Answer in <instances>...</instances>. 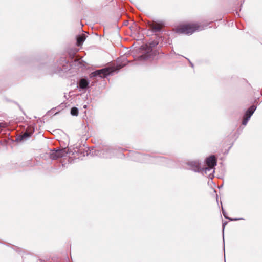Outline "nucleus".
Instances as JSON below:
<instances>
[{
	"label": "nucleus",
	"instance_id": "nucleus-9",
	"mask_svg": "<svg viewBox=\"0 0 262 262\" xmlns=\"http://www.w3.org/2000/svg\"><path fill=\"white\" fill-rule=\"evenodd\" d=\"M135 158H133L134 161H139L140 162H148L149 159L151 158L147 155L141 154L138 152L134 154Z\"/></svg>",
	"mask_w": 262,
	"mask_h": 262
},
{
	"label": "nucleus",
	"instance_id": "nucleus-14",
	"mask_svg": "<svg viewBox=\"0 0 262 262\" xmlns=\"http://www.w3.org/2000/svg\"><path fill=\"white\" fill-rule=\"evenodd\" d=\"M89 81L85 78L81 79L79 82V88L80 89L85 90L89 87Z\"/></svg>",
	"mask_w": 262,
	"mask_h": 262
},
{
	"label": "nucleus",
	"instance_id": "nucleus-8",
	"mask_svg": "<svg viewBox=\"0 0 262 262\" xmlns=\"http://www.w3.org/2000/svg\"><path fill=\"white\" fill-rule=\"evenodd\" d=\"M148 26L153 33H158L161 31L162 29L164 27V23L160 21L159 23L155 22L148 24Z\"/></svg>",
	"mask_w": 262,
	"mask_h": 262
},
{
	"label": "nucleus",
	"instance_id": "nucleus-16",
	"mask_svg": "<svg viewBox=\"0 0 262 262\" xmlns=\"http://www.w3.org/2000/svg\"><path fill=\"white\" fill-rule=\"evenodd\" d=\"M222 213H223V215H224V216L226 219H228L229 220L231 221H237V220H243V219L242 218H230V217H228L226 215V213L225 211L224 210L223 208H222Z\"/></svg>",
	"mask_w": 262,
	"mask_h": 262
},
{
	"label": "nucleus",
	"instance_id": "nucleus-15",
	"mask_svg": "<svg viewBox=\"0 0 262 262\" xmlns=\"http://www.w3.org/2000/svg\"><path fill=\"white\" fill-rule=\"evenodd\" d=\"M77 45L78 46H81L85 39V36L84 34L79 35L77 36Z\"/></svg>",
	"mask_w": 262,
	"mask_h": 262
},
{
	"label": "nucleus",
	"instance_id": "nucleus-11",
	"mask_svg": "<svg viewBox=\"0 0 262 262\" xmlns=\"http://www.w3.org/2000/svg\"><path fill=\"white\" fill-rule=\"evenodd\" d=\"M200 165V163L196 161L188 162V165L189 166V168L195 172H200L201 169Z\"/></svg>",
	"mask_w": 262,
	"mask_h": 262
},
{
	"label": "nucleus",
	"instance_id": "nucleus-10",
	"mask_svg": "<svg viewBox=\"0 0 262 262\" xmlns=\"http://www.w3.org/2000/svg\"><path fill=\"white\" fill-rule=\"evenodd\" d=\"M200 172H201L203 175L206 176L210 179H212L214 177V168L206 166L204 168H201Z\"/></svg>",
	"mask_w": 262,
	"mask_h": 262
},
{
	"label": "nucleus",
	"instance_id": "nucleus-12",
	"mask_svg": "<svg viewBox=\"0 0 262 262\" xmlns=\"http://www.w3.org/2000/svg\"><path fill=\"white\" fill-rule=\"evenodd\" d=\"M206 164L207 167H211L214 168L216 165V159L213 155L210 156L206 159Z\"/></svg>",
	"mask_w": 262,
	"mask_h": 262
},
{
	"label": "nucleus",
	"instance_id": "nucleus-18",
	"mask_svg": "<svg viewBox=\"0 0 262 262\" xmlns=\"http://www.w3.org/2000/svg\"><path fill=\"white\" fill-rule=\"evenodd\" d=\"M158 45V43H156V42H152L150 44V46L151 47H155L156 45Z\"/></svg>",
	"mask_w": 262,
	"mask_h": 262
},
{
	"label": "nucleus",
	"instance_id": "nucleus-20",
	"mask_svg": "<svg viewBox=\"0 0 262 262\" xmlns=\"http://www.w3.org/2000/svg\"><path fill=\"white\" fill-rule=\"evenodd\" d=\"M227 223L226 222H224L223 223V231H224V228H225V225H226Z\"/></svg>",
	"mask_w": 262,
	"mask_h": 262
},
{
	"label": "nucleus",
	"instance_id": "nucleus-22",
	"mask_svg": "<svg viewBox=\"0 0 262 262\" xmlns=\"http://www.w3.org/2000/svg\"><path fill=\"white\" fill-rule=\"evenodd\" d=\"M83 107H84V108H86L87 107V106H86V105H84Z\"/></svg>",
	"mask_w": 262,
	"mask_h": 262
},
{
	"label": "nucleus",
	"instance_id": "nucleus-3",
	"mask_svg": "<svg viewBox=\"0 0 262 262\" xmlns=\"http://www.w3.org/2000/svg\"><path fill=\"white\" fill-rule=\"evenodd\" d=\"M204 26L197 24H191L181 25L176 29V32L179 34L191 35L195 31H199L205 29Z\"/></svg>",
	"mask_w": 262,
	"mask_h": 262
},
{
	"label": "nucleus",
	"instance_id": "nucleus-19",
	"mask_svg": "<svg viewBox=\"0 0 262 262\" xmlns=\"http://www.w3.org/2000/svg\"><path fill=\"white\" fill-rule=\"evenodd\" d=\"M156 159L158 160L162 161L165 160V158H162V157H158V158H156Z\"/></svg>",
	"mask_w": 262,
	"mask_h": 262
},
{
	"label": "nucleus",
	"instance_id": "nucleus-2",
	"mask_svg": "<svg viewBox=\"0 0 262 262\" xmlns=\"http://www.w3.org/2000/svg\"><path fill=\"white\" fill-rule=\"evenodd\" d=\"M120 61L118 60V64L116 67H111L103 68L101 69L96 70L94 72H92L90 74V78H94L99 77L100 78H104L107 76L112 74L114 72L118 71L124 67L126 62L124 63H120Z\"/></svg>",
	"mask_w": 262,
	"mask_h": 262
},
{
	"label": "nucleus",
	"instance_id": "nucleus-17",
	"mask_svg": "<svg viewBox=\"0 0 262 262\" xmlns=\"http://www.w3.org/2000/svg\"><path fill=\"white\" fill-rule=\"evenodd\" d=\"M71 114L72 116H77L79 113L78 109L76 107H73L71 109Z\"/></svg>",
	"mask_w": 262,
	"mask_h": 262
},
{
	"label": "nucleus",
	"instance_id": "nucleus-4",
	"mask_svg": "<svg viewBox=\"0 0 262 262\" xmlns=\"http://www.w3.org/2000/svg\"><path fill=\"white\" fill-rule=\"evenodd\" d=\"M53 68L54 73H60L61 72H66L69 70L70 68V64L64 58L62 57L57 61Z\"/></svg>",
	"mask_w": 262,
	"mask_h": 262
},
{
	"label": "nucleus",
	"instance_id": "nucleus-6",
	"mask_svg": "<svg viewBox=\"0 0 262 262\" xmlns=\"http://www.w3.org/2000/svg\"><path fill=\"white\" fill-rule=\"evenodd\" d=\"M256 109V107L255 106L252 105L247 110L243 117V120L242 121V124L243 125H247L249 120L250 119V118H251V116L253 115Z\"/></svg>",
	"mask_w": 262,
	"mask_h": 262
},
{
	"label": "nucleus",
	"instance_id": "nucleus-21",
	"mask_svg": "<svg viewBox=\"0 0 262 262\" xmlns=\"http://www.w3.org/2000/svg\"><path fill=\"white\" fill-rule=\"evenodd\" d=\"M190 63L191 66L192 67H193V64L191 62H190Z\"/></svg>",
	"mask_w": 262,
	"mask_h": 262
},
{
	"label": "nucleus",
	"instance_id": "nucleus-7",
	"mask_svg": "<svg viewBox=\"0 0 262 262\" xmlns=\"http://www.w3.org/2000/svg\"><path fill=\"white\" fill-rule=\"evenodd\" d=\"M256 109V107L255 106L252 105L247 110L243 117V120L242 121V124L243 125H247L249 120L250 119V118H251V116L253 115Z\"/></svg>",
	"mask_w": 262,
	"mask_h": 262
},
{
	"label": "nucleus",
	"instance_id": "nucleus-5",
	"mask_svg": "<svg viewBox=\"0 0 262 262\" xmlns=\"http://www.w3.org/2000/svg\"><path fill=\"white\" fill-rule=\"evenodd\" d=\"M114 149L112 147H105L103 149L95 150V155L102 158H107L112 156Z\"/></svg>",
	"mask_w": 262,
	"mask_h": 262
},
{
	"label": "nucleus",
	"instance_id": "nucleus-13",
	"mask_svg": "<svg viewBox=\"0 0 262 262\" xmlns=\"http://www.w3.org/2000/svg\"><path fill=\"white\" fill-rule=\"evenodd\" d=\"M34 132V129L30 128L24 132L22 135H20L17 139L18 140L24 141L30 137Z\"/></svg>",
	"mask_w": 262,
	"mask_h": 262
},
{
	"label": "nucleus",
	"instance_id": "nucleus-1",
	"mask_svg": "<svg viewBox=\"0 0 262 262\" xmlns=\"http://www.w3.org/2000/svg\"><path fill=\"white\" fill-rule=\"evenodd\" d=\"M69 154L73 156L74 158H79L82 156H85V152L81 151L80 149L78 148L73 149V150L66 148H63L61 149L51 150L50 153V157L52 160H56L59 158H62L66 156Z\"/></svg>",
	"mask_w": 262,
	"mask_h": 262
}]
</instances>
